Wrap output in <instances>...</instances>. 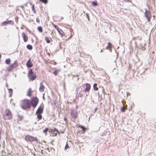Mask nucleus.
<instances>
[{
	"mask_svg": "<svg viewBox=\"0 0 156 156\" xmlns=\"http://www.w3.org/2000/svg\"><path fill=\"white\" fill-rule=\"evenodd\" d=\"M58 31L59 33L62 36H64L65 35V33L61 29H60Z\"/></svg>",
	"mask_w": 156,
	"mask_h": 156,
	"instance_id": "a211bd4d",
	"label": "nucleus"
},
{
	"mask_svg": "<svg viewBox=\"0 0 156 156\" xmlns=\"http://www.w3.org/2000/svg\"><path fill=\"white\" fill-rule=\"evenodd\" d=\"M21 29H23V27H21Z\"/></svg>",
	"mask_w": 156,
	"mask_h": 156,
	"instance_id": "79ce46f5",
	"label": "nucleus"
},
{
	"mask_svg": "<svg viewBox=\"0 0 156 156\" xmlns=\"http://www.w3.org/2000/svg\"><path fill=\"white\" fill-rule=\"evenodd\" d=\"M39 102L38 99L37 97H34L32 98L30 103L31 104L33 107L35 108Z\"/></svg>",
	"mask_w": 156,
	"mask_h": 156,
	"instance_id": "423d86ee",
	"label": "nucleus"
},
{
	"mask_svg": "<svg viewBox=\"0 0 156 156\" xmlns=\"http://www.w3.org/2000/svg\"><path fill=\"white\" fill-rule=\"evenodd\" d=\"M21 106L23 109H29L31 107L30 102L27 99H24L21 101Z\"/></svg>",
	"mask_w": 156,
	"mask_h": 156,
	"instance_id": "f257e3e1",
	"label": "nucleus"
},
{
	"mask_svg": "<svg viewBox=\"0 0 156 156\" xmlns=\"http://www.w3.org/2000/svg\"><path fill=\"white\" fill-rule=\"evenodd\" d=\"M1 55L0 54V58H1Z\"/></svg>",
	"mask_w": 156,
	"mask_h": 156,
	"instance_id": "37998d69",
	"label": "nucleus"
},
{
	"mask_svg": "<svg viewBox=\"0 0 156 156\" xmlns=\"http://www.w3.org/2000/svg\"><path fill=\"white\" fill-rule=\"evenodd\" d=\"M53 27L57 30H58L60 28L57 25H55L53 23H52Z\"/></svg>",
	"mask_w": 156,
	"mask_h": 156,
	"instance_id": "b1692460",
	"label": "nucleus"
},
{
	"mask_svg": "<svg viewBox=\"0 0 156 156\" xmlns=\"http://www.w3.org/2000/svg\"><path fill=\"white\" fill-rule=\"evenodd\" d=\"M58 71L55 70L53 72V73L54 74H55V75H57L58 74Z\"/></svg>",
	"mask_w": 156,
	"mask_h": 156,
	"instance_id": "7c9ffc66",
	"label": "nucleus"
},
{
	"mask_svg": "<svg viewBox=\"0 0 156 156\" xmlns=\"http://www.w3.org/2000/svg\"><path fill=\"white\" fill-rule=\"evenodd\" d=\"M125 109L124 108V106L122 107L121 109V111L122 112H125Z\"/></svg>",
	"mask_w": 156,
	"mask_h": 156,
	"instance_id": "473e14b6",
	"label": "nucleus"
},
{
	"mask_svg": "<svg viewBox=\"0 0 156 156\" xmlns=\"http://www.w3.org/2000/svg\"><path fill=\"white\" fill-rule=\"evenodd\" d=\"M27 48L28 49L30 50H31L33 48L32 46L30 44L27 45Z\"/></svg>",
	"mask_w": 156,
	"mask_h": 156,
	"instance_id": "393cba45",
	"label": "nucleus"
},
{
	"mask_svg": "<svg viewBox=\"0 0 156 156\" xmlns=\"http://www.w3.org/2000/svg\"><path fill=\"white\" fill-rule=\"evenodd\" d=\"M58 133H57V132L56 133H53L52 134V136H57V134Z\"/></svg>",
	"mask_w": 156,
	"mask_h": 156,
	"instance_id": "f704fd0d",
	"label": "nucleus"
},
{
	"mask_svg": "<svg viewBox=\"0 0 156 156\" xmlns=\"http://www.w3.org/2000/svg\"><path fill=\"white\" fill-rule=\"evenodd\" d=\"M102 51H103V50H101V52H102Z\"/></svg>",
	"mask_w": 156,
	"mask_h": 156,
	"instance_id": "a18cd8bd",
	"label": "nucleus"
},
{
	"mask_svg": "<svg viewBox=\"0 0 156 156\" xmlns=\"http://www.w3.org/2000/svg\"><path fill=\"white\" fill-rule=\"evenodd\" d=\"M86 15H87V19H88V20L89 21L90 20V17H89V16L87 14Z\"/></svg>",
	"mask_w": 156,
	"mask_h": 156,
	"instance_id": "e433bc0d",
	"label": "nucleus"
},
{
	"mask_svg": "<svg viewBox=\"0 0 156 156\" xmlns=\"http://www.w3.org/2000/svg\"><path fill=\"white\" fill-rule=\"evenodd\" d=\"M64 120L66 123L67 122V118L66 117H65L64 118Z\"/></svg>",
	"mask_w": 156,
	"mask_h": 156,
	"instance_id": "ea45409f",
	"label": "nucleus"
},
{
	"mask_svg": "<svg viewBox=\"0 0 156 156\" xmlns=\"http://www.w3.org/2000/svg\"><path fill=\"white\" fill-rule=\"evenodd\" d=\"M3 119L5 120H9L12 118V115L9 109H6L2 116Z\"/></svg>",
	"mask_w": 156,
	"mask_h": 156,
	"instance_id": "7ed1b4c3",
	"label": "nucleus"
},
{
	"mask_svg": "<svg viewBox=\"0 0 156 156\" xmlns=\"http://www.w3.org/2000/svg\"><path fill=\"white\" fill-rule=\"evenodd\" d=\"M14 23V22L13 21L10 20L3 22L1 23V25L2 26H4L8 24L13 25Z\"/></svg>",
	"mask_w": 156,
	"mask_h": 156,
	"instance_id": "6e6552de",
	"label": "nucleus"
},
{
	"mask_svg": "<svg viewBox=\"0 0 156 156\" xmlns=\"http://www.w3.org/2000/svg\"><path fill=\"white\" fill-rule=\"evenodd\" d=\"M11 62V60L10 58L6 59L5 61V63L6 64H9Z\"/></svg>",
	"mask_w": 156,
	"mask_h": 156,
	"instance_id": "5701e85b",
	"label": "nucleus"
},
{
	"mask_svg": "<svg viewBox=\"0 0 156 156\" xmlns=\"http://www.w3.org/2000/svg\"><path fill=\"white\" fill-rule=\"evenodd\" d=\"M55 64H56V62H55Z\"/></svg>",
	"mask_w": 156,
	"mask_h": 156,
	"instance_id": "49530a36",
	"label": "nucleus"
},
{
	"mask_svg": "<svg viewBox=\"0 0 156 156\" xmlns=\"http://www.w3.org/2000/svg\"><path fill=\"white\" fill-rule=\"evenodd\" d=\"M9 92L10 93H12V89H9Z\"/></svg>",
	"mask_w": 156,
	"mask_h": 156,
	"instance_id": "58836bf2",
	"label": "nucleus"
},
{
	"mask_svg": "<svg viewBox=\"0 0 156 156\" xmlns=\"http://www.w3.org/2000/svg\"><path fill=\"white\" fill-rule=\"evenodd\" d=\"M37 29L41 33L43 32V29L41 27H38L37 28Z\"/></svg>",
	"mask_w": 156,
	"mask_h": 156,
	"instance_id": "cd10ccee",
	"label": "nucleus"
},
{
	"mask_svg": "<svg viewBox=\"0 0 156 156\" xmlns=\"http://www.w3.org/2000/svg\"><path fill=\"white\" fill-rule=\"evenodd\" d=\"M20 7L22 8L23 9L24 8V6L23 5H21L20 6Z\"/></svg>",
	"mask_w": 156,
	"mask_h": 156,
	"instance_id": "a19ab883",
	"label": "nucleus"
},
{
	"mask_svg": "<svg viewBox=\"0 0 156 156\" xmlns=\"http://www.w3.org/2000/svg\"><path fill=\"white\" fill-rule=\"evenodd\" d=\"M25 140L27 142H33L34 141L38 142V139L37 138L33 137L30 135H27L25 136Z\"/></svg>",
	"mask_w": 156,
	"mask_h": 156,
	"instance_id": "39448f33",
	"label": "nucleus"
},
{
	"mask_svg": "<svg viewBox=\"0 0 156 156\" xmlns=\"http://www.w3.org/2000/svg\"><path fill=\"white\" fill-rule=\"evenodd\" d=\"M27 76L30 80L31 81L34 80L37 78L36 74L34 73L32 69L29 70L27 74Z\"/></svg>",
	"mask_w": 156,
	"mask_h": 156,
	"instance_id": "20e7f679",
	"label": "nucleus"
},
{
	"mask_svg": "<svg viewBox=\"0 0 156 156\" xmlns=\"http://www.w3.org/2000/svg\"><path fill=\"white\" fill-rule=\"evenodd\" d=\"M128 1H130V0H128Z\"/></svg>",
	"mask_w": 156,
	"mask_h": 156,
	"instance_id": "09e8293b",
	"label": "nucleus"
},
{
	"mask_svg": "<svg viewBox=\"0 0 156 156\" xmlns=\"http://www.w3.org/2000/svg\"><path fill=\"white\" fill-rule=\"evenodd\" d=\"M45 40L46 42L47 43H49L51 42V41H52L51 38H49L48 37H46L45 38Z\"/></svg>",
	"mask_w": 156,
	"mask_h": 156,
	"instance_id": "dca6fc26",
	"label": "nucleus"
},
{
	"mask_svg": "<svg viewBox=\"0 0 156 156\" xmlns=\"http://www.w3.org/2000/svg\"><path fill=\"white\" fill-rule=\"evenodd\" d=\"M53 132H57V133H59L58 131L55 128H54L53 130H52Z\"/></svg>",
	"mask_w": 156,
	"mask_h": 156,
	"instance_id": "2f4dec72",
	"label": "nucleus"
},
{
	"mask_svg": "<svg viewBox=\"0 0 156 156\" xmlns=\"http://www.w3.org/2000/svg\"><path fill=\"white\" fill-rule=\"evenodd\" d=\"M85 86L86 87V88H85L82 91V92L83 93L87 92H89L91 88L90 85L88 83H86L85 84Z\"/></svg>",
	"mask_w": 156,
	"mask_h": 156,
	"instance_id": "1a4fd4ad",
	"label": "nucleus"
},
{
	"mask_svg": "<svg viewBox=\"0 0 156 156\" xmlns=\"http://www.w3.org/2000/svg\"><path fill=\"white\" fill-rule=\"evenodd\" d=\"M6 69L7 72H9L11 71L13 69L10 65L8 67H6Z\"/></svg>",
	"mask_w": 156,
	"mask_h": 156,
	"instance_id": "6ab92c4d",
	"label": "nucleus"
},
{
	"mask_svg": "<svg viewBox=\"0 0 156 156\" xmlns=\"http://www.w3.org/2000/svg\"><path fill=\"white\" fill-rule=\"evenodd\" d=\"M108 46L106 47V49L108 50L110 52L112 51V44L110 42L108 43Z\"/></svg>",
	"mask_w": 156,
	"mask_h": 156,
	"instance_id": "4468645a",
	"label": "nucleus"
},
{
	"mask_svg": "<svg viewBox=\"0 0 156 156\" xmlns=\"http://www.w3.org/2000/svg\"><path fill=\"white\" fill-rule=\"evenodd\" d=\"M44 106L43 105H40L37 110L36 114L37 115V121L41 119L42 118V114L43 112Z\"/></svg>",
	"mask_w": 156,
	"mask_h": 156,
	"instance_id": "f03ea898",
	"label": "nucleus"
},
{
	"mask_svg": "<svg viewBox=\"0 0 156 156\" xmlns=\"http://www.w3.org/2000/svg\"><path fill=\"white\" fill-rule=\"evenodd\" d=\"M41 2L44 4H46L48 2V0H39Z\"/></svg>",
	"mask_w": 156,
	"mask_h": 156,
	"instance_id": "c85d7f7f",
	"label": "nucleus"
},
{
	"mask_svg": "<svg viewBox=\"0 0 156 156\" xmlns=\"http://www.w3.org/2000/svg\"><path fill=\"white\" fill-rule=\"evenodd\" d=\"M28 68H30L33 66V64L31 61V58H30L29 59L27 62L26 64Z\"/></svg>",
	"mask_w": 156,
	"mask_h": 156,
	"instance_id": "f8f14e48",
	"label": "nucleus"
},
{
	"mask_svg": "<svg viewBox=\"0 0 156 156\" xmlns=\"http://www.w3.org/2000/svg\"><path fill=\"white\" fill-rule=\"evenodd\" d=\"M32 10L33 11L34 13L35 14L36 12V11L34 8V5H33L32 7Z\"/></svg>",
	"mask_w": 156,
	"mask_h": 156,
	"instance_id": "bb28decb",
	"label": "nucleus"
},
{
	"mask_svg": "<svg viewBox=\"0 0 156 156\" xmlns=\"http://www.w3.org/2000/svg\"><path fill=\"white\" fill-rule=\"evenodd\" d=\"M92 5L94 6H95L98 5L97 2L96 1L92 2Z\"/></svg>",
	"mask_w": 156,
	"mask_h": 156,
	"instance_id": "a878e982",
	"label": "nucleus"
},
{
	"mask_svg": "<svg viewBox=\"0 0 156 156\" xmlns=\"http://www.w3.org/2000/svg\"><path fill=\"white\" fill-rule=\"evenodd\" d=\"M33 91L32 90L31 88H29L27 91V95L28 96L30 97L32 95V93Z\"/></svg>",
	"mask_w": 156,
	"mask_h": 156,
	"instance_id": "f3484780",
	"label": "nucleus"
},
{
	"mask_svg": "<svg viewBox=\"0 0 156 156\" xmlns=\"http://www.w3.org/2000/svg\"><path fill=\"white\" fill-rule=\"evenodd\" d=\"M48 130V128H46L45 129L43 130V132L44 133H46L47 132Z\"/></svg>",
	"mask_w": 156,
	"mask_h": 156,
	"instance_id": "72a5a7b5",
	"label": "nucleus"
},
{
	"mask_svg": "<svg viewBox=\"0 0 156 156\" xmlns=\"http://www.w3.org/2000/svg\"><path fill=\"white\" fill-rule=\"evenodd\" d=\"M70 114L72 117L74 119H76L77 117L78 114L76 111L72 110L71 111Z\"/></svg>",
	"mask_w": 156,
	"mask_h": 156,
	"instance_id": "9d476101",
	"label": "nucleus"
},
{
	"mask_svg": "<svg viewBox=\"0 0 156 156\" xmlns=\"http://www.w3.org/2000/svg\"><path fill=\"white\" fill-rule=\"evenodd\" d=\"M69 148L68 145L67 144L65 147V149L66 150L67 148Z\"/></svg>",
	"mask_w": 156,
	"mask_h": 156,
	"instance_id": "c9c22d12",
	"label": "nucleus"
},
{
	"mask_svg": "<svg viewBox=\"0 0 156 156\" xmlns=\"http://www.w3.org/2000/svg\"><path fill=\"white\" fill-rule=\"evenodd\" d=\"M10 66L13 69L17 67L18 66V64L16 61H15L14 62L10 65Z\"/></svg>",
	"mask_w": 156,
	"mask_h": 156,
	"instance_id": "2eb2a0df",
	"label": "nucleus"
},
{
	"mask_svg": "<svg viewBox=\"0 0 156 156\" xmlns=\"http://www.w3.org/2000/svg\"><path fill=\"white\" fill-rule=\"evenodd\" d=\"M6 86L7 87H8V85L7 84H6Z\"/></svg>",
	"mask_w": 156,
	"mask_h": 156,
	"instance_id": "c03bdc74",
	"label": "nucleus"
},
{
	"mask_svg": "<svg viewBox=\"0 0 156 156\" xmlns=\"http://www.w3.org/2000/svg\"><path fill=\"white\" fill-rule=\"evenodd\" d=\"M145 17L147 18L148 22H150L151 17V12L148 11L147 9H145V13H144Z\"/></svg>",
	"mask_w": 156,
	"mask_h": 156,
	"instance_id": "0eeeda50",
	"label": "nucleus"
},
{
	"mask_svg": "<svg viewBox=\"0 0 156 156\" xmlns=\"http://www.w3.org/2000/svg\"><path fill=\"white\" fill-rule=\"evenodd\" d=\"M79 127H80L82 129L83 131L84 132L85 131L86 129L85 127H84L83 126H81V125H80L79 126Z\"/></svg>",
	"mask_w": 156,
	"mask_h": 156,
	"instance_id": "c756f323",
	"label": "nucleus"
},
{
	"mask_svg": "<svg viewBox=\"0 0 156 156\" xmlns=\"http://www.w3.org/2000/svg\"><path fill=\"white\" fill-rule=\"evenodd\" d=\"M22 36L24 42H27L28 39V37L24 33H22Z\"/></svg>",
	"mask_w": 156,
	"mask_h": 156,
	"instance_id": "9b49d317",
	"label": "nucleus"
},
{
	"mask_svg": "<svg viewBox=\"0 0 156 156\" xmlns=\"http://www.w3.org/2000/svg\"><path fill=\"white\" fill-rule=\"evenodd\" d=\"M77 96L78 97L81 98L83 96V94L81 93V92H79L78 93H77Z\"/></svg>",
	"mask_w": 156,
	"mask_h": 156,
	"instance_id": "4be33fe9",
	"label": "nucleus"
},
{
	"mask_svg": "<svg viewBox=\"0 0 156 156\" xmlns=\"http://www.w3.org/2000/svg\"><path fill=\"white\" fill-rule=\"evenodd\" d=\"M87 95H86V97H87Z\"/></svg>",
	"mask_w": 156,
	"mask_h": 156,
	"instance_id": "de8ad7c7",
	"label": "nucleus"
},
{
	"mask_svg": "<svg viewBox=\"0 0 156 156\" xmlns=\"http://www.w3.org/2000/svg\"><path fill=\"white\" fill-rule=\"evenodd\" d=\"M23 119V117L21 115H18L17 117V121H20L22 120Z\"/></svg>",
	"mask_w": 156,
	"mask_h": 156,
	"instance_id": "aec40b11",
	"label": "nucleus"
},
{
	"mask_svg": "<svg viewBox=\"0 0 156 156\" xmlns=\"http://www.w3.org/2000/svg\"><path fill=\"white\" fill-rule=\"evenodd\" d=\"M97 84L95 83L94 84V89L95 90H98V88L97 87Z\"/></svg>",
	"mask_w": 156,
	"mask_h": 156,
	"instance_id": "412c9836",
	"label": "nucleus"
},
{
	"mask_svg": "<svg viewBox=\"0 0 156 156\" xmlns=\"http://www.w3.org/2000/svg\"><path fill=\"white\" fill-rule=\"evenodd\" d=\"M1 136H2V133H1V130L0 129V140H1Z\"/></svg>",
	"mask_w": 156,
	"mask_h": 156,
	"instance_id": "4c0bfd02",
	"label": "nucleus"
},
{
	"mask_svg": "<svg viewBox=\"0 0 156 156\" xmlns=\"http://www.w3.org/2000/svg\"><path fill=\"white\" fill-rule=\"evenodd\" d=\"M45 87L44 85L43 84L42 82L40 83V86L39 88L40 91L41 92L44 91V90Z\"/></svg>",
	"mask_w": 156,
	"mask_h": 156,
	"instance_id": "ddd939ff",
	"label": "nucleus"
}]
</instances>
